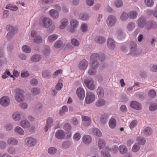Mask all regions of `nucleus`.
<instances>
[{
  "label": "nucleus",
  "mask_w": 157,
  "mask_h": 157,
  "mask_svg": "<svg viewBox=\"0 0 157 157\" xmlns=\"http://www.w3.org/2000/svg\"><path fill=\"white\" fill-rule=\"evenodd\" d=\"M15 93V99L18 102L23 101L25 100V96L23 94L24 91L21 89L17 88L14 90Z\"/></svg>",
  "instance_id": "1"
},
{
  "label": "nucleus",
  "mask_w": 157,
  "mask_h": 157,
  "mask_svg": "<svg viewBox=\"0 0 157 157\" xmlns=\"http://www.w3.org/2000/svg\"><path fill=\"white\" fill-rule=\"evenodd\" d=\"M7 29L10 31L7 35V37L8 40H10L17 32V30L16 27L10 25H8L7 26Z\"/></svg>",
  "instance_id": "2"
},
{
  "label": "nucleus",
  "mask_w": 157,
  "mask_h": 157,
  "mask_svg": "<svg viewBox=\"0 0 157 157\" xmlns=\"http://www.w3.org/2000/svg\"><path fill=\"white\" fill-rule=\"evenodd\" d=\"M117 21L116 17L113 15H109L106 18L105 22L108 27H111L114 26Z\"/></svg>",
  "instance_id": "3"
},
{
  "label": "nucleus",
  "mask_w": 157,
  "mask_h": 157,
  "mask_svg": "<svg viewBox=\"0 0 157 157\" xmlns=\"http://www.w3.org/2000/svg\"><path fill=\"white\" fill-rule=\"evenodd\" d=\"M84 82L86 86L91 90H94L96 88L94 84V82L91 78H87L85 79Z\"/></svg>",
  "instance_id": "4"
},
{
  "label": "nucleus",
  "mask_w": 157,
  "mask_h": 157,
  "mask_svg": "<svg viewBox=\"0 0 157 157\" xmlns=\"http://www.w3.org/2000/svg\"><path fill=\"white\" fill-rule=\"evenodd\" d=\"M95 100V95L93 93L91 92H87L85 99L87 104H90L94 102Z\"/></svg>",
  "instance_id": "5"
},
{
  "label": "nucleus",
  "mask_w": 157,
  "mask_h": 157,
  "mask_svg": "<svg viewBox=\"0 0 157 157\" xmlns=\"http://www.w3.org/2000/svg\"><path fill=\"white\" fill-rule=\"evenodd\" d=\"M100 58V56L98 54L94 53L93 54L90 56V63L95 65V67L98 66L99 63L98 60Z\"/></svg>",
  "instance_id": "6"
},
{
  "label": "nucleus",
  "mask_w": 157,
  "mask_h": 157,
  "mask_svg": "<svg viewBox=\"0 0 157 157\" xmlns=\"http://www.w3.org/2000/svg\"><path fill=\"white\" fill-rule=\"evenodd\" d=\"M52 20L47 17H44L42 21L40 22V24H42L45 28H48V27L52 25Z\"/></svg>",
  "instance_id": "7"
},
{
  "label": "nucleus",
  "mask_w": 157,
  "mask_h": 157,
  "mask_svg": "<svg viewBox=\"0 0 157 157\" xmlns=\"http://www.w3.org/2000/svg\"><path fill=\"white\" fill-rule=\"evenodd\" d=\"M80 44L79 41L75 38H73L71 40V43H68L67 45V48L69 49L74 48V47H78Z\"/></svg>",
  "instance_id": "8"
},
{
  "label": "nucleus",
  "mask_w": 157,
  "mask_h": 157,
  "mask_svg": "<svg viewBox=\"0 0 157 157\" xmlns=\"http://www.w3.org/2000/svg\"><path fill=\"white\" fill-rule=\"evenodd\" d=\"M36 139L31 137H27L25 140V144L28 146L32 147L36 144Z\"/></svg>",
  "instance_id": "9"
},
{
  "label": "nucleus",
  "mask_w": 157,
  "mask_h": 157,
  "mask_svg": "<svg viewBox=\"0 0 157 157\" xmlns=\"http://www.w3.org/2000/svg\"><path fill=\"white\" fill-rule=\"evenodd\" d=\"M10 102V99L7 96H4L0 98V104L3 106H8L9 105Z\"/></svg>",
  "instance_id": "10"
},
{
  "label": "nucleus",
  "mask_w": 157,
  "mask_h": 157,
  "mask_svg": "<svg viewBox=\"0 0 157 157\" xmlns=\"http://www.w3.org/2000/svg\"><path fill=\"white\" fill-rule=\"evenodd\" d=\"M53 122V119L52 117H49L47 119L46 124L44 128L45 132H47L48 129L51 128Z\"/></svg>",
  "instance_id": "11"
},
{
  "label": "nucleus",
  "mask_w": 157,
  "mask_h": 157,
  "mask_svg": "<svg viewBox=\"0 0 157 157\" xmlns=\"http://www.w3.org/2000/svg\"><path fill=\"white\" fill-rule=\"evenodd\" d=\"M55 136L58 139L62 140L64 139L65 137V132L63 130L59 129L56 132Z\"/></svg>",
  "instance_id": "12"
},
{
  "label": "nucleus",
  "mask_w": 157,
  "mask_h": 157,
  "mask_svg": "<svg viewBox=\"0 0 157 157\" xmlns=\"http://www.w3.org/2000/svg\"><path fill=\"white\" fill-rule=\"evenodd\" d=\"M107 44L108 48L110 50H113L115 47L114 41L111 38H109L107 40Z\"/></svg>",
  "instance_id": "13"
},
{
  "label": "nucleus",
  "mask_w": 157,
  "mask_h": 157,
  "mask_svg": "<svg viewBox=\"0 0 157 157\" xmlns=\"http://www.w3.org/2000/svg\"><path fill=\"white\" fill-rule=\"evenodd\" d=\"M7 143L8 144L12 146H16L18 144V140L14 137H10L7 140Z\"/></svg>",
  "instance_id": "14"
},
{
  "label": "nucleus",
  "mask_w": 157,
  "mask_h": 157,
  "mask_svg": "<svg viewBox=\"0 0 157 157\" xmlns=\"http://www.w3.org/2000/svg\"><path fill=\"white\" fill-rule=\"evenodd\" d=\"M70 23L71 26L73 28L71 29L70 31L71 32H73L75 31V29L78 26V22L77 20L73 19L71 20L70 21Z\"/></svg>",
  "instance_id": "15"
},
{
  "label": "nucleus",
  "mask_w": 157,
  "mask_h": 157,
  "mask_svg": "<svg viewBox=\"0 0 157 157\" xmlns=\"http://www.w3.org/2000/svg\"><path fill=\"white\" fill-rule=\"evenodd\" d=\"M130 105L132 108L137 110H140L142 109L141 105L136 101H131Z\"/></svg>",
  "instance_id": "16"
},
{
  "label": "nucleus",
  "mask_w": 157,
  "mask_h": 157,
  "mask_svg": "<svg viewBox=\"0 0 157 157\" xmlns=\"http://www.w3.org/2000/svg\"><path fill=\"white\" fill-rule=\"evenodd\" d=\"M95 65L91 64L90 65V67L88 70V73L90 75H94L96 73V68L98 66L95 67Z\"/></svg>",
  "instance_id": "17"
},
{
  "label": "nucleus",
  "mask_w": 157,
  "mask_h": 157,
  "mask_svg": "<svg viewBox=\"0 0 157 157\" xmlns=\"http://www.w3.org/2000/svg\"><path fill=\"white\" fill-rule=\"evenodd\" d=\"M109 116V115L107 114H104L101 116L99 122L101 125H103L107 122Z\"/></svg>",
  "instance_id": "18"
},
{
  "label": "nucleus",
  "mask_w": 157,
  "mask_h": 157,
  "mask_svg": "<svg viewBox=\"0 0 157 157\" xmlns=\"http://www.w3.org/2000/svg\"><path fill=\"white\" fill-rule=\"evenodd\" d=\"M49 13L53 19L58 18L59 16L58 12L54 9L50 10L49 12Z\"/></svg>",
  "instance_id": "19"
},
{
  "label": "nucleus",
  "mask_w": 157,
  "mask_h": 157,
  "mask_svg": "<svg viewBox=\"0 0 157 157\" xmlns=\"http://www.w3.org/2000/svg\"><path fill=\"white\" fill-rule=\"evenodd\" d=\"M88 65L87 61L86 60H83L81 61L79 64V68L82 70H85Z\"/></svg>",
  "instance_id": "20"
},
{
  "label": "nucleus",
  "mask_w": 157,
  "mask_h": 157,
  "mask_svg": "<svg viewBox=\"0 0 157 157\" xmlns=\"http://www.w3.org/2000/svg\"><path fill=\"white\" fill-rule=\"evenodd\" d=\"M51 53V49L48 45H45L42 51V53L45 56H48Z\"/></svg>",
  "instance_id": "21"
},
{
  "label": "nucleus",
  "mask_w": 157,
  "mask_h": 157,
  "mask_svg": "<svg viewBox=\"0 0 157 157\" xmlns=\"http://www.w3.org/2000/svg\"><path fill=\"white\" fill-rule=\"evenodd\" d=\"M76 93L78 96L81 99H83L85 96L84 90L82 88H78L76 91Z\"/></svg>",
  "instance_id": "22"
},
{
  "label": "nucleus",
  "mask_w": 157,
  "mask_h": 157,
  "mask_svg": "<svg viewBox=\"0 0 157 157\" xmlns=\"http://www.w3.org/2000/svg\"><path fill=\"white\" fill-rule=\"evenodd\" d=\"M146 22L145 18L143 17H140L138 20V26L141 28L144 27Z\"/></svg>",
  "instance_id": "23"
},
{
  "label": "nucleus",
  "mask_w": 157,
  "mask_h": 157,
  "mask_svg": "<svg viewBox=\"0 0 157 157\" xmlns=\"http://www.w3.org/2000/svg\"><path fill=\"white\" fill-rule=\"evenodd\" d=\"M60 23L59 29H64L68 24V20L67 18H63L60 21Z\"/></svg>",
  "instance_id": "24"
},
{
  "label": "nucleus",
  "mask_w": 157,
  "mask_h": 157,
  "mask_svg": "<svg viewBox=\"0 0 157 157\" xmlns=\"http://www.w3.org/2000/svg\"><path fill=\"white\" fill-rule=\"evenodd\" d=\"M82 140L84 144H88L91 142L92 138L89 135H85L83 136L82 138Z\"/></svg>",
  "instance_id": "25"
},
{
  "label": "nucleus",
  "mask_w": 157,
  "mask_h": 157,
  "mask_svg": "<svg viewBox=\"0 0 157 157\" xmlns=\"http://www.w3.org/2000/svg\"><path fill=\"white\" fill-rule=\"evenodd\" d=\"M41 58V55L37 54L33 55L31 57V60L32 62H37L40 61Z\"/></svg>",
  "instance_id": "26"
},
{
  "label": "nucleus",
  "mask_w": 157,
  "mask_h": 157,
  "mask_svg": "<svg viewBox=\"0 0 157 157\" xmlns=\"http://www.w3.org/2000/svg\"><path fill=\"white\" fill-rule=\"evenodd\" d=\"M106 41V39L103 36H98L95 39V42L98 44H102L104 43Z\"/></svg>",
  "instance_id": "27"
},
{
  "label": "nucleus",
  "mask_w": 157,
  "mask_h": 157,
  "mask_svg": "<svg viewBox=\"0 0 157 157\" xmlns=\"http://www.w3.org/2000/svg\"><path fill=\"white\" fill-rule=\"evenodd\" d=\"M144 134L146 136H151L153 133V131L150 127H147L144 128L143 130Z\"/></svg>",
  "instance_id": "28"
},
{
  "label": "nucleus",
  "mask_w": 157,
  "mask_h": 157,
  "mask_svg": "<svg viewBox=\"0 0 157 157\" xmlns=\"http://www.w3.org/2000/svg\"><path fill=\"white\" fill-rule=\"evenodd\" d=\"M20 125L23 128H28L30 126V122L27 120H23L20 122Z\"/></svg>",
  "instance_id": "29"
},
{
  "label": "nucleus",
  "mask_w": 157,
  "mask_h": 157,
  "mask_svg": "<svg viewBox=\"0 0 157 157\" xmlns=\"http://www.w3.org/2000/svg\"><path fill=\"white\" fill-rule=\"evenodd\" d=\"M14 131L17 134L23 136L24 135L25 132L24 130L20 126H16L14 129Z\"/></svg>",
  "instance_id": "30"
},
{
  "label": "nucleus",
  "mask_w": 157,
  "mask_h": 157,
  "mask_svg": "<svg viewBox=\"0 0 157 157\" xmlns=\"http://www.w3.org/2000/svg\"><path fill=\"white\" fill-rule=\"evenodd\" d=\"M136 27L135 24L134 22H130L127 24V29L129 32L132 31L134 30Z\"/></svg>",
  "instance_id": "31"
},
{
  "label": "nucleus",
  "mask_w": 157,
  "mask_h": 157,
  "mask_svg": "<svg viewBox=\"0 0 157 157\" xmlns=\"http://www.w3.org/2000/svg\"><path fill=\"white\" fill-rule=\"evenodd\" d=\"M97 93L99 98H102L104 94L103 89L101 87H98L97 90Z\"/></svg>",
  "instance_id": "32"
},
{
  "label": "nucleus",
  "mask_w": 157,
  "mask_h": 157,
  "mask_svg": "<svg viewBox=\"0 0 157 157\" xmlns=\"http://www.w3.org/2000/svg\"><path fill=\"white\" fill-rule=\"evenodd\" d=\"M106 103L105 100L103 99H100L96 101L95 105L97 107H101L104 105Z\"/></svg>",
  "instance_id": "33"
},
{
  "label": "nucleus",
  "mask_w": 157,
  "mask_h": 157,
  "mask_svg": "<svg viewBox=\"0 0 157 157\" xmlns=\"http://www.w3.org/2000/svg\"><path fill=\"white\" fill-rule=\"evenodd\" d=\"M109 127L111 128H115L117 124L116 120L114 118H111L110 119L109 121Z\"/></svg>",
  "instance_id": "34"
},
{
  "label": "nucleus",
  "mask_w": 157,
  "mask_h": 157,
  "mask_svg": "<svg viewBox=\"0 0 157 157\" xmlns=\"http://www.w3.org/2000/svg\"><path fill=\"white\" fill-rule=\"evenodd\" d=\"M130 50L131 53L135 54L136 50L137 45L136 43L131 42L130 44Z\"/></svg>",
  "instance_id": "35"
},
{
  "label": "nucleus",
  "mask_w": 157,
  "mask_h": 157,
  "mask_svg": "<svg viewBox=\"0 0 157 157\" xmlns=\"http://www.w3.org/2000/svg\"><path fill=\"white\" fill-rule=\"evenodd\" d=\"M129 18L134 19L136 18L138 14L135 11H132L128 13Z\"/></svg>",
  "instance_id": "36"
},
{
  "label": "nucleus",
  "mask_w": 157,
  "mask_h": 157,
  "mask_svg": "<svg viewBox=\"0 0 157 157\" xmlns=\"http://www.w3.org/2000/svg\"><path fill=\"white\" fill-rule=\"evenodd\" d=\"M72 143L69 140H66L63 141L62 146L64 149H67L69 148L71 145Z\"/></svg>",
  "instance_id": "37"
},
{
  "label": "nucleus",
  "mask_w": 157,
  "mask_h": 157,
  "mask_svg": "<svg viewBox=\"0 0 157 157\" xmlns=\"http://www.w3.org/2000/svg\"><path fill=\"white\" fill-rule=\"evenodd\" d=\"M129 18L128 13L124 12H123L120 16V19L122 21H125Z\"/></svg>",
  "instance_id": "38"
},
{
  "label": "nucleus",
  "mask_w": 157,
  "mask_h": 157,
  "mask_svg": "<svg viewBox=\"0 0 157 157\" xmlns=\"http://www.w3.org/2000/svg\"><path fill=\"white\" fill-rule=\"evenodd\" d=\"M92 132L94 135L98 137L102 136V134L101 131L97 128H94L92 130Z\"/></svg>",
  "instance_id": "39"
},
{
  "label": "nucleus",
  "mask_w": 157,
  "mask_h": 157,
  "mask_svg": "<svg viewBox=\"0 0 157 157\" xmlns=\"http://www.w3.org/2000/svg\"><path fill=\"white\" fill-rule=\"evenodd\" d=\"M13 119L15 121H18L21 119V117L19 113L15 112L13 113L12 115Z\"/></svg>",
  "instance_id": "40"
},
{
  "label": "nucleus",
  "mask_w": 157,
  "mask_h": 157,
  "mask_svg": "<svg viewBox=\"0 0 157 157\" xmlns=\"http://www.w3.org/2000/svg\"><path fill=\"white\" fill-rule=\"evenodd\" d=\"M58 37V35L56 34H53L48 36V40L49 42L52 43L56 40Z\"/></svg>",
  "instance_id": "41"
},
{
  "label": "nucleus",
  "mask_w": 157,
  "mask_h": 157,
  "mask_svg": "<svg viewBox=\"0 0 157 157\" xmlns=\"http://www.w3.org/2000/svg\"><path fill=\"white\" fill-rule=\"evenodd\" d=\"M6 9L11 10L13 11H16L18 9L17 6L10 4H7L6 7Z\"/></svg>",
  "instance_id": "42"
},
{
  "label": "nucleus",
  "mask_w": 157,
  "mask_h": 157,
  "mask_svg": "<svg viewBox=\"0 0 157 157\" xmlns=\"http://www.w3.org/2000/svg\"><path fill=\"white\" fill-rule=\"evenodd\" d=\"M51 75V72L48 70H44L42 72V76L44 77L49 78Z\"/></svg>",
  "instance_id": "43"
},
{
  "label": "nucleus",
  "mask_w": 157,
  "mask_h": 157,
  "mask_svg": "<svg viewBox=\"0 0 157 157\" xmlns=\"http://www.w3.org/2000/svg\"><path fill=\"white\" fill-rule=\"evenodd\" d=\"M137 142L139 143V144L143 145L146 143V140L145 138L141 137H138L136 139Z\"/></svg>",
  "instance_id": "44"
},
{
  "label": "nucleus",
  "mask_w": 157,
  "mask_h": 157,
  "mask_svg": "<svg viewBox=\"0 0 157 157\" xmlns=\"http://www.w3.org/2000/svg\"><path fill=\"white\" fill-rule=\"evenodd\" d=\"M120 151L122 154H124L127 153V150L125 146L121 145L119 147Z\"/></svg>",
  "instance_id": "45"
},
{
  "label": "nucleus",
  "mask_w": 157,
  "mask_h": 157,
  "mask_svg": "<svg viewBox=\"0 0 157 157\" xmlns=\"http://www.w3.org/2000/svg\"><path fill=\"white\" fill-rule=\"evenodd\" d=\"M31 91L32 93L34 95H37L40 93V90L39 89L33 87L31 89Z\"/></svg>",
  "instance_id": "46"
},
{
  "label": "nucleus",
  "mask_w": 157,
  "mask_h": 157,
  "mask_svg": "<svg viewBox=\"0 0 157 157\" xmlns=\"http://www.w3.org/2000/svg\"><path fill=\"white\" fill-rule=\"evenodd\" d=\"M33 41L36 44H39L42 42L43 40L41 36H38L34 39Z\"/></svg>",
  "instance_id": "47"
},
{
  "label": "nucleus",
  "mask_w": 157,
  "mask_h": 157,
  "mask_svg": "<svg viewBox=\"0 0 157 157\" xmlns=\"http://www.w3.org/2000/svg\"><path fill=\"white\" fill-rule=\"evenodd\" d=\"M140 148V145L138 144L135 143L132 147V151L135 152H136L138 151Z\"/></svg>",
  "instance_id": "48"
},
{
  "label": "nucleus",
  "mask_w": 157,
  "mask_h": 157,
  "mask_svg": "<svg viewBox=\"0 0 157 157\" xmlns=\"http://www.w3.org/2000/svg\"><path fill=\"white\" fill-rule=\"evenodd\" d=\"M144 2L146 6L148 7H152L154 4L153 0H144Z\"/></svg>",
  "instance_id": "49"
},
{
  "label": "nucleus",
  "mask_w": 157,
  "mask_h": 157,
  "mask_svg": "<svg viewBox=\"0 0 157 157\" xmlns=\"http://www.w3.org/2000/svg\"><path fill=\"white\" fill-rule=\"evenodd\" d=\"M22 50L24 52L29 53L31 51V49L27 45H24L22 47Z\"/></svg>",
  "instance_id": "50"
},
{
  "label": "nucleus",
  "mask_w": 157,
  "mask_h": 157,
  "mask_svg": "<svg viewBox=\"0 0 157 157\" xmlns=\"http://www.w3.org/2000/svg\"><path fill=\"white\" fill-rule=\"evenodd\" d=\"M98 145L100 149L103 148L105 146V141L103 140L100 139L98 141Z\"/></svg>",
  "instance_id": "51"
},
{
  "label": "nucleus",
  "mask_w": 157,
  "mask_h": 157,
  "mask_svg": "<svg viewBox=\"0 0 157 157\" xmlns=\"http://www.w3.org/2000/svg\"><path fill=\"white\" fill-rule=\"evenodd\" d=\"M114 5L117 8H119L123 5V2L121 0H116Z\"/></svg>",
  "instance_id": "52"
},
{
  "label": "nucleus",
  "mask_w": 157,
  "mask_h": 157,
  "mask_svg": "<svg viewBox=\"0 0 157 157\" xmlns=\"http://www.w3.org/2000/svg\"><path fill=\"white\" fill-rule=\"evenodd\" d=\"M63 44L62 41L60 40H57L54 44V47L55 48H60Z\"/></svg>",
  "instance_id": "53"
},
{
  "label": "nucleus",
  "mask_w": 157,
  "mask_h": 157,
  "mask_svg": "<svg viewBox=\"0 0 157 157\" xmlns=\"http://www.w3.org/2000/svg\"><path fill=\"white\" fill-rule=\"evenodd\" d=\"M71 125L69 123H67L63 125V128L66 131H70L71 130Z\"/></svg>",
  "instance_id": "54"
},
{
  "label": "nucleus",
  "mask_w": 157,
  "mask_h": 157,
  "mask_svg": "<svg viewBox=\"0 0 157 157\" xmlns=\"http://www.w3.org/2000/svg\"><path fill=\"white\" fill-rule=\"evenodd\" d=\"M80 29L82 32H86L88 30L87 25L85 23H83L81 25Z\"/></svg>",
  "instance_id": "55"
},
{
  "label": "nucleus",
  "mask_w": 157,
  "mask_h": 157,
  "mask_svg": "<svg viewBox=\"0 0 157 157\" xmlns=\"http://www.w3.org/2000/svg\"><path fill=\"white\" fill-rule=\"evenodd\" d=\"M101 154L104 157H111L110 153L105 149L101 151Z\"/></svg>",
  "instance_id": "56"
},
{
  "label": "nucleus",
  "mask_w": 157,
  "mask_h": 157,
  "mask_svg": "<svg viewBox=\"0 0 157 157\" xmlns=\"http://www.w3.org/2000/svg\"><path fill=\"white\" fill-rule=\"evenodd\" d=\"M89 17L88 15L86 13H82L80 16V19L84 21L88 20Z\"/></svg>",
  "instance_id": "57"
},
{
  "label": "nucleus",
  "mask_w": 157,
  "mask_h": 157,
  "mask_svg": "<svg viewBox=\"0 0 157 157\" xmlns=\"http://www.w3.org/2000/svg\"><path fill=\"white\" fill-rule=\"evenodd\" d=\"M82 120L88 122V124L87 125H89L91 123V121L90 118L89 117L85 116H82Z\"/></svg>",
  "instance_id": "58"
},
{
  "label": "nucleus",
  "mask_w": 157,
  "mask_h": 157,
  "mask_svg": "<svg viewBox=\"0 0 157 157\" xmlns=\"http://www.w3.org/2000/svg\"><path fill=\"white\" fill-rule=\"evenodd\" d=\"M148 95L150 97L154 98L156 95L155 91L153 90H151L148 91Z\"/></svg>",
  "instance_id": "59"
},
{
  "label": "nucleus",
  "mask_w": 157,
  "mask_h": 157,
  "mask_svg": "<svg viewBox=\"0 0 157 157\" xmlns=\"http://www.w3.org/2000/svg\"><path fill=\"white\" fill-rule=\"evenodd\" d=\"M7 150L9 153L11 154H15L16 152V149L15 148L12 146L8 148Z\"/></svg>",
  "instance_id": "60"
},
{
  "label": "nucleus",
  "mask_w": 157,
  "mask_h": 157,
  "mask_svg": "<svg viewBox=\"0 0 157 157\" xmlns=\"http://www.w3.org/2000/svg\"><path fill=\"white\" fill-rule=\"evenodd\" d=\"M47 31L48 33H51L54 30L55 26L54 25H51L48 27Z\"/></svg>",
  "instance_id": "61"
},
{
  "label": "nucleus",
  "mask_w": 157,
  "mask_h": 157,
  "mask_svg": "<svg viewBox=\"0 0 157 157\" xmlns=\"http://www.w3.org/2000/svg\"><path fill=\"white\" fill-rule=\"evenodd\" d=\"M157 108V104L155 103L151 104L149 107V109L151 111H154Z\"/></svg>",
  "instance_id": "62"
},
{
  "label": "nucleus",
  "mask_w": 157,
  "mask_h": 157,
  "mask_svg": "<svg viewBox=\"0 0 157 157\" xmlns=\"http://www.w3.org/2000/svg\"><path fill=\"white\" fill-rule=\"evenodd\" d=\"M48 151L49 154H54L56 153V149L55 147H51L48 149Z\"/></svg>",
  "instance_id": "63"
},
{
  "label": "nucleus",
  "mask_w": 157,
  "mask_h": 157,
  "mask_svg": "<svg viewBox=\"0 0 157 157\" xmlns=\"http://www.w3.org/2000/svg\"><path fill=\"white\" fill-rule=\"evenodd\" d=\"M30 74L28 71H22L21 74V76L22 78H25L29 76Z\"/></svg>",
  "instance_id": "64"
}]
</instances>
